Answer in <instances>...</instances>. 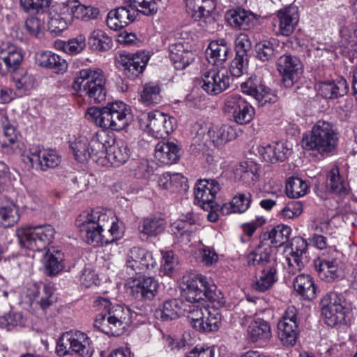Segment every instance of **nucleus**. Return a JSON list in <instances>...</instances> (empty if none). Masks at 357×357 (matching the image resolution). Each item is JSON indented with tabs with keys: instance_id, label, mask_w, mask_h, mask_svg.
Wrapping results in <instances>:
<instances>
[{
	"instance_id": "f257e3e1",
	"label": "nucleus",
	"mask_w": 357,
	"mask_h": 357,
	"mask_svg": "<svg viewBox=\"0 0 357 357\" xmlns=\"http://www.w3.org/2000/svg\"><path fill=\"white\" fill-rule=\"evenodd\" d=\"M183 296L188 303L183 304V314L189 324L196 331L204 329V319L208 313V309L200 302L206 299L211 303L222 304L223 296L217 287L202 275L188 277L185 281Z\"/></svg>"
},
{
	"instance_id": "f03ea898",
	"label": "nucleus",
	"mask_w": 357,
	"mask_h": 357,
	"mask_svg": "<svg viewBox=\"0 0 357 357\" xmlns=\"http://www.w3.org/2000/svg\"><path fill=\"white\" fill-rule=\"evenodd\" d=\"M97 302L105 312L96 316L94 326L109 336L122 335L128 325L137 319V313L127 307L119 305L110 307V301L104 298H100Z\"/></svg>"
},
{
	"instance_id": "7ed1b4c3",
	"label": "nucleus",
	"mask_w": 357,
	"mask_h": 357,
	"mask_svg": "<svg viewBox=\"0 0 357 357\" xmlns=\"http://www.w3.org/2000/svg\"><path fill=\"white\" fill-rule=\"evenodd\" d=\"M86 114L88 119L97 126L119 131L128 126L131 111L126 104L116 101L103 107H90Z\"/></svg>"
},
{
	"instance_id": "20e7f679",
	"label": "nucleus",
	"mask_w": 357,
	"mask_h": 357,
	"mask_svg": "<svg viewBox=\"0 0 357 357\" xmlns=\"http://www.w3.org/2000/svg\"><path fill=\"white\" fill-rule=\"evenodd\" d=\"M76 225L88 244L103 245L113 242L105 233L108 227V215L98 210L84 212L76 219Z\"/></svg>"
},
{
	"instance_id": "39448f33",
	"label": "nucleus",
	"mask_w": 357,
	"mask_h": 357,
	"mask_svg": "<svg viewBox=\"0 0 357 357\" xmlns=\"http://www.w3.org/2000/svg\"><path fill=\"white\" fill-rule=\"evenodd\" d=\"M191 132L195 144L203 146L213 144L217 148L222 146L237 137L236 129L230 126L222 125L218 127L204 121L195 123L192 126Z\"/></svg>"
},
{
	"instance_id": "423d86ee",
	"label": "nucleus",
	"mask_w": 357,
	"mask_h": 357,
	"mask_svg": "<svg viewBox=\"0 0 357 357\" xmlns=\"http://www.w3.org/2000/svg\"><path fill=\"white\" fill-rule=\"evenodd\" d=\"M105 79L100 69L81 70L76 75L73 88L86 96L91 102L100 103L105 100Z\"/></svg>"
},
{
	"instance_id": "0eeeda50",
	"label": "nucleus",
	"mask_w": 357,
	"mask_h": 357,
	"mask_svg": "<svg viewBox=\"0 0 357 357\" xmlns=\"http://www.w3.org/2000/svg\"><path fill=\"white\" fill-rule=\"evenodd\" d=\"M337 139L333 125L320 120L313 126L310 132L303 137L302 146L307 151L328 153L335 149Z\"/></svg>"
},
{
	"instance_id": "6e6552de",
	"label": "nucleus",
	"mask_w": 357,
	"mask_h": 357,
	"mask_svg": "<svg viewBox=\"0 0 357 357\" xmlns=\"http://www.w3.org/2000/svg\"><path fill=\"white\" fill-rule=\"evenodd\" d=\"M54 229L50 225L22 227L16 229L21 247L33 251H42L52 243Z\"/></svg>"
},
{
	"instance_id": "1a4fd4ad",
	"label": "nucleus",
	"mask_w": 357,
	"mask_h": 357,
	"mask_svg": "<svg viewBox=\"0 0 357 357\" xmlns=\"http://www.w3.org/2000/svg\"><path fill=\"white\" fill-rule=\"evenodd\" d=\"M59 356L78 354L82 357H92L94 348L90 337L79 331H70L64 333L56 344Z\"/></svg>"
},
{
	"instance_id": "9d476101",
	"label": "nucleus",
	"mask_w": 357,
	"mask_h": 357,
	"mask_svg": "<svg viewBox=\"0 0 357 357\" xmlns=\"http://www.w3.org/2000/svg\"><path fill=\"white\" fill-rule=\"evenodd\" d=\"M149 56L145 52L130 54L126 52H119L116 56V62L119 68L130 79L137 77L144 70Z\"/></svg>"
},
{
	"instance_id": "9b49d317",
	"label": "nucleus",
	"mask_w": 357,
	"mask_h": 357,
	"mask_svg": "<svg viewBox=\"0 0 357 357\" xmlns=\"http://www.w3.org/2000/svg\"><path fill=\"white\" fill-rule=\"evenodd\" d=\"M144 122L148 132L155 138H165L174 130V118L158 110L151 112L144 116Z\"/></svg>"
},
{
	"instance_id": "f8f14e48",
	"label": "nucleus",
	"mask_w": 357,
	"mask_h": 357,
	"mask_svg": "<svg viewBox=\"0 0 357 357\" xmlns=\"http://www.w3.org/2000/svg\"><path fill=\"white\" fill-rule=\"evenodd\" d=\"M231 78L226 68H213L205 72L199 81L202 89L209 95H218L230 86Z\"/></svg>"
},
{
	"instance_id": "ddd939ff",
	"label": "nucleus",
	"mask_w": 357,
	"mask_h": 357,
	"mask_svg": "<svg viewBox=\"0 0 357 357\" xmlns=\"http://www.w3.org/2000/svg\"><path fill=\"white\" fill-rule=\"evenodd\" d=\"M224 111L230 114L234 121L240 125L250 123L255 116V109L252 105L236 94L226 98Z\"/></svg>"
},
{
	"instance_id": "4468645a",
	"label": "nucleus",
	"mask_w": 357,
	"mask_h": 357,
	"mask_svg": "<svg viewBox=\"0 0 357 357\" xmlns=\"http://www.w3.org/2000/svg\"><path fill=\"white\" fill-rule=\"evenodd\" d=\"M222 185L215 178L199 180L195 189V199L204 210L218 208L215 201L216 195L221 190Z\"/></svg>"
},
{
	"instance_id": "2eb2a0df",
	"label": "nucleus",
	"mask_w": 357,
	"mask_h": 357,
	"mask_svg": "<svg viewBox=\"0 0 357 357\" xmlns=\"http://www.w3.org/2000/svg\"><path fill=\"white\" fill-rule=\"evenodd\" d=\"M278 69L282 76L285 87L290 88L298 82L301 73L302 64L299 59L290 54L281 56L278 60Z\"/></svg>"
},
{
	"instance_id": "dca6fc26",
	"label": "nucleus",
	"mask_w": 357,
	"mask_h": 357,
	"mask_svg": "<svg viewBox=\"0 0 357 357\" xmlns=\"http://www.w3.org/2000/svg\"><path fill=\"white\" fill-rule=\"evenodd\" d=\"M114 142V139L105 131L97 132L88 140L87 147L90 153V159L102 165H105L106 153L109 146Z\"/></svg>"
},
{
	"instance_id": "f3484780",
	"label": "nucleus",
	"mask_w": 357,
	"mask_h": 357,
	"mask_svg": "<svg viewBox=\"0 0 357 357\" xmlns=\"http://www.w3.org/2000/svg\"><path fill=\"white\" fill-rule=\"evenodd\" d=\"M158 282L152 277L139 275L129 282L130 294L137 300H152L156 295Z\"/></svg>"
},
{
	"instance_id": "a211bd4d",
	"label": "nucleus",
	"mask_w": 357,
	"mask_h": 357,
	"mask_svg": "<svg viewBox=\"0 0 357 357\" xmlns=\"http://www.w3.org/2000/svg\"><path fill=\"white\" fill-rule=\"evenodd\" d=\"M22 54L19 48L10 43L0 45V75L15 71L22 61Z\"/></svg>"
},
{
	"instance_id": "6ab92c4d",
	"label": "nucleus",
	"mask_w": 357,
	"mask_h": 357,
	"mask_svg": "<svg viewBox=\"0 0 357 357\" xmlns=\"http://www.w3.org/2000/svg\"><path fill=\"white\" fill-rule=\"evenodd\" d=\"M6 185L0 182V225L5 227H13L20 219L18 206L3 195Z\"/></svg>"
},
{
	"instance_id": "aec40b11",
	"label": "nucleus",
	"mask_w": 357,
	"mask_h": 357,
	"mask_svg": "<svg viewBox=\"0 0 357 357\" xmlns=\"http://www.w3.org/2000/svg\"><path fill=\"white\" fill-rule=\"evenodd\" d=\"M126 5L112 10L107 15V25L113 30L122 29L133 22L137 17V12L132 6Z\"/></svg>"
},
{
	"instance_id": "412c9836",
	"label": "nucleus",
	"mask_w": 357,
	"mask_h": 357,
	"mask_svg": "<svg viewBox=\"0 0 357 357\" xmlns=\"http://www.w3.org/2000/svg\"><path fill=\"white\" fill-rule=\"evenodd\" d=\"M195 218L193 214L188 213L186 215L176 220L170 226L172 234L177 243L186 245L190 242L192 234L196 230Z\"/></svg>"
},
{
	"instance_id": "4be33fe9",
	"label": "nucleus",
	"mask_w": 357,
	"mask_h": 357,
	"mask_svg": "<svg viewBox=\"0 0 357 357\" xmlns=\"http://www.w3.org/2000/svg\"><path fill=\"white\" fill-rule=\"evenodd\" d=\"M275 22H278V33L284 36H290L297 25L299 16L298 8L290 6L277 12Z\"/></svg>"
},
{
	"instance_id": "5701e85b",
	"label": "nucleus",
	"mask_w": 357,
	"mask_h": 357,
	"mask_svg": "<svg viewBox=\"0 0 357 357\" xmlns=\"http://www.w3.org/2000/svg\"><path fill=\"white\" fill-rule=\"evenodd\" d=\"M225 19L231 26L238 29L248 30L257 21V16L250 10L236 8L227 10Z\"/></svg>"
},
{
	"instance_id": "b1692460",
	"label": "nucleus",
	"mask_w": 357,
	"mask_h": 357,
	"mask_svg": "<svg viewBox=\"0 0 357 357\" xmlns=\"http://www.w3.org/2000/svg\"><path fill=\"white\" fill-rule=\"evenodd\" d=\"M241 86L243 93L253 96L261 105L273 101V95L271 89L257 77H250Z\"/></svg>"
},
{
	"instance_id": "393cba45",
	"label": "nucleus",
	"mask_w": 357,
	"mask_h": 357,
	"mask_svg": "<svg viewBox=\"0 0 357 357\" xmlns=\"http://www.w3.org/2000/svg\"><path fill=\"white\" fill-rule=\"evenodd\" d=\"M314 266L319 278L327 282L339 277V263L336 258H330L323 254L314 260Z\"/></svg>"
},
{
	"instance_id": "a878e982",
	"label": "nucleus",
	"mask_w": 357,
	"mask_h": 357,
	"mask_svg": "<svg viewBox=\"0 0 357 357\" xmlns=\"http://www.w3.org/2000/svg\"><path fill=\"white\" fill-rule=\"evenodd\" d=\"M246 331L248 338L252 342H264L272 337L269 323L260 318L252 319L248 324Z\"/></svg>"
},
{
	"instance_id": "bb28decb",
	"label": "nucleus",
	"mask_w": 357,
	"mask_h": 357,
	"mask_svg": "<svg viewBox=\"0 0 357 357\" xmlns=\"http://www.w3.org/2000/svg\"><path fill=\"white\" fill-rule=\"evenodd\" d=\"M291 232V229L289 226L278 225L261 233L259 239L261 243H267L269 241L271 245L279 247L289 241Z\"/></svg>"
},
{
	"instance_id": "cd10ccee",
	"label": "nucleus",
	"mask_w": 357,
	"mask_h": 357,
	"mask_svg": "<svg viewBox=\"0 0 357 357\" xmlns=\"http://www.w3.org/2000/svg\"><path fill=\"white\" fill-rule=\"evenodd\" d=\"M178 145L172 142H160L155 146V158L161 163L172 165L178 161L180 155Z\"/></svg>"
},
{
	"instance_id": "c85d7f7f",
	"label": "nucleus",
	"mask_w": 357,
	"mask_h": 357,
	"mask_svg": "<svg viewBox=\"0 0 357 357\" xmlns=\"http://www.w3.org/2000/svg\"><path fill=\"white\" fill-rule=\"evenodd\" d=\"M187 14L195 21L208 16L215 8V0H184Z\"/></svg>"
},
{
	"instance_id": "c756f323",
	"label": "nucleus",
	"mask_w": 357,
	"mask_h": 357,
	"mask_svg": "<svg viewBox=\"0 0 357 357\" xmlns=\"http://www.w3.org/2000/svg\"><path fill=\"white\" fill-rule=\"evenodd\" d=\"M35 59L38 66L51 69L56 73L65 72L67 68L66 61L50 51L37 52Z\"/></svg>"
},
{
	"instance_id": "7c9ffc66",
	"label": "nucleus",
	"mask_w": 357,
	"mask_h": 357,
	"mask_svg": "<svg viewBox=\"0 0 357 357\" xmlns=\"http://www.w3.org/2000/svg\"><path fill=\"white\" fill-rule=\"evenodd\" d=\"M326 187L333 194L340 197L348 195L350 188L340 174L337 167H333L327 174Z\"/></svg>"
},
{
	"instance_id": "2f4dec72",
	"label": "nucleus",
	"mask_w": 357,
	"mask_h": 357,
	"mask_svg": "<svg viewBox=\"0 0 357 357\" xmlns=\"http://www.w3.org/2000/svg\"><path fill=\"white\" fill-rule=\"evenodd\" d=\"M169 50V58L177 70L185 68L194 60L193 53L186 50L182 43L172 44Z\"/></svg>"
},
{
	"instance_id": "473e14b6",
	"label": "nucleus",
	"mask_w": 357,
	"mask_h": 357,
	"mask_svg": "<svg viewBox=\"0 0 357 357\" xmlns=\"http://www.w3.org/2000/svg\"><path fill=\"white\" fill-rule=\"evenodd\" d=\"M183 304L176 299L167 300L162 307L155 311V316L162 321L176 319L183 314Z\"/></svg>"
},
{
	"instance_id": "72a5a7b5",
	"label": "nucleus",
	"mask_w": 357,
	"mask_h": 357,
	"mask_svg": "<svg viewBox=\"0 0 357 357\" xmlns=\"http://www.w3.org/2000/svg\"><path fill=\"white\" fill-rule=\"evenodd\" d=\"M130 156V151L127 144L123 142L112 144L105 155V162L107 161L111 165L119 167L125 164Z\"/></svg>"
},
{
	"instance_id": "f704fd0d",
	"label": "nucleus",
	"mask_w": 357,
	"mask_h": 357,
	"mask_svg": "<svg viewBox=\"0 0 357 357\" xmlns=\"http://www.w3.org/2000/svg\"><path fill=\"white\" fill-rule=\"evenodd\" d=\"M340 44L346 48L357 45V23L342 19L339 22Z\"/></svg>"
},
{
	"instance_id": "c9c22d12",
	"label": "nucleus",
	"mask_w": 357,
	"mask_h": 357,
	"mask_svg": "<svg viewBox=\"0 0 357 357\" xmlns=\"http://www.w3.org/2000/svg\"><path fill=\"white\" fill-rule=\"evenodd\" d=\"M347 82L342 79L335 82V81H327L319 83L318 92L324 98L333 99L343 96L347 92Z\"/></svg>"
},
{
	"instance_id": "e433bc0d",
	"label": "nucleus",
	"mask_w": 357,
	"mask_h": 357,
	"mask_svg": "<svg viewBox=\"0 0 357 357\" xmlns=\"http://www.w3.org/2000/svg\"><path fill=\"white\" fill-rule=\"evenodd\" d=\"M294 288L305 299L312 300L316 297L317 287L310 275H298L294 279Z\"/></svg>"
},
{
	"instance_id": "4c0bfd02",
	"label": "nucleus",
	"mask_w": 357,
	"mask_h": 357,
	"mask_svg": "<svg viewBox=\"0 0 357 357\" xmlns=\"http://www.w3.org/2000/svg\"><path fill=\"white\" fill-rule=\"evenodd\" d=\"M166 221L165 219L157 217H148L143 219L139 225L140 234L149 237H155L162 233L165 229Z\"/></svg>"
},
{
	"instance_id": "58836bf2",
	"label": "nucleus",
	"mask_w": 357,
	"mask_h": 357,
	"mask_svg": "<svg viewBox=\"0 0 357 357\" xmlns=\"http://www.w3.org/2000/svg\"><path fill=\"white\" fill-rule=\"evenodd\" d=\"M252 202V195L249 192L238 193L229 202V206L224 204L221 208L223 214L229 213H242L245 212Z\"/></svg>"
},
{
	"instance_id": "ea45409f",
	"label": "nucleus",
	"mask_w": 357,
	"mask_h": 357,
	"mask_svg": "<svg viewBox=\"0 0 357 357\" xmlns=\"http://www.w3.org/2000/svg\"><path fill=\"white\" fill-rule=\"evenodd\" d=\"M277 280V270L274 264L264 268L253 284L255 289L264 292L269 289Z\"/></svg>"
},
{
	"instance_id": "a19ab883",
	"label": "nucleus",
	"mask_w": 357,
	"mask_h": 357,
	"mask_svg": "<svg viewBox=\"0 0 357 357\" xmlns=\"http://www.w3.org/2000/svg\"><path fill=\"white\" fill-rule=\"evenodd\" d=\"M298 324L280 321L278 324V336L284 345H294L298 335Z\"/></svg>"
},
{
	"instance_id": "79ce46f5",
	"label": "nucleus",
	"mask_w": 357,
	"mask_h": 357,
	"mask_svg": "<svg viewBox=\"0 0 357 357\" xmlns=\"http://www.w3.org/2000/svg\"><path fill=\"white\" fill-rule=\"evenodd\" d=\"M140 100L147 106L159 104L162 101L161 89L156 82H149L144 85L140 93Z\"/></svg>"
},
{
	"instance_id": "37998d69",
	"label": "nucleus",
	"mask_w": 357,
	"mask_h": 357,
	"mask_svg": "<svg viewBox=\"0 0 357 357\" xmlns=\"http://www.w3.org/2000/svg\"><path fill=\"white\" fill-rule=\"evenodd\" d=\"M210 52L208 54L210 56L209 61L216 64L218 63H222L226 61L229 56L231 54V49L227 45L224 40L213 41L208 46Z\"/></svg>"
},
{
	"instance_id": "c03bdc74",
	"label": "nucleus",
	"mask_w": 357,
	"mask_h": 357,
	"mask_svg": "<svg viewBox=\"0 0 357 357\" xmlns=\"http://www.w3.org/2000/svg\"><path fill=\"white\" fill-rule=\"evenodd\" d=\"M29 291L31 292L29 294V296H32L34 299L38 298L36 302L40 304L43 309H45L50 306L56 300L51 287L43 285L41 292L40 287L36 284H33L29 289Z\"/></svg>"
},
{
	"instance_id": "a18cd8bd",
	"label": "nucleus",
	"mask_w": 357,
	"mask_h": 357,
	"mask_svg": "<svg viewBox=\"0 0 357 357\" xmlns=\"http://www.w3.org/2000/svg\"><path fill=\"white\" fill-rule=\"evenodd\" d=\"M185 182V178L181 174L165 172L159 177L158 185L174 193L182 188Z\"/></svg>"
},
{
	"instance_id": "49530a36",
	"label": "nucleus",
	"mask_w": 357,
	"mask_h": 357,
	"mask_svg": "<svg viewBox=\"0 0 357 357\" xmlns=\"http://www.w3.org/2000/svg\"><path fill=\"white\" fill-rule=\"evenodd\" d=\"M271 247L268 243H260L248 255V261L250 265L264 266L270 263Z\"/></svg>"
},
{
	"instance_id": "de8ad7c7",
	"label": "nucleus",
	"mask_w": 357,
	"mask_h": 357,
	"mask_svg": "<svg viewBox=\"0 0 357 357\" xmlns=\"http://www.w3.org/2000/svg\"><path fill=\"white\" fill-rule=\"evenodd\" d=\"M89 45L93 50L106 52L112 47V39L102 30H95L89 38Z\"/></svg>"
},
{
	"instance_id": "09e8293b",
	"label": "nucleus",
	"mask_w": 357,
	"mask_h": 357,
	"mask_svg": "<svg viewBox=\"0 0 357 357\" xmlns=\"http://www.w3.org/2000/svg\"><path fill=\"white\" fill-rule=\"evenodd\" d=\"M309 184L298 177L289 178L286 183V194L292 199L299 198L307 194Z\"/></svg>"
},
{
	"instance_id": "8fccbe9b",
	"label": "nucleus",
	"mask_w": 357,
	"mask_h": 357,
	"mask_svg": "<svg viewBox=\"0 0 357 357\" xmlns=\"http://www.w3.org/2000/svg\"><path fill=\"white\" fill-rule=\"evenodd\" d=\"M236 174L239 176L247 185L254 184L258 179V167L252 162H241L236 170Z\"/></svg>"
},
{
	"instance_id": "3c124183",
	"label": "nucleus",
	"mask_w": 357,
	"mask_h": 357,
	"mask_svg": "<svg viewBox=\"0 0 357 357\" xmlns=\"http://www.w3.org/2000/svg\"><path fill=\"white\" fill-rule=\"evenodd\" d=\"M275 45L271 40H263L256 44V57L262 61H271L278 56Z\"/></svg>"
},
{
	"instance_id": "603ef678",
	"label": "nucleus",
	"mask_w": 357,
	"mask_h": 357,
	"mask_svg": "<svg viewBox=\"0 0 357 357\" xmlns=\"http://www.w3.org/2000/svg\"><path fill=\"white\" fill-rule=\"evenodd\" d=\"M88 139L82 136L70 143V149L75 160L84 162L90 159V153L87 147Z\"/></svg>"
},
{
	"instance_id": "864d4df0",
	"label": "nucleus",
	"mask_w": 357,
	"mask_h": 357,
	"mask_svg": "<svg viewBox=\"0 0 357 357\" xmlns=\"http://www.w3.org/2000/svg\"><path fill=\"white\" fill-rule=\"evenodd\" d=\"M346 313L347 309L344 306H337L336 308L326 310L322 315L326 324L333 327L345 323Z\"/></svg>"
},
{
	"instance_id": "5fc2aeb1",
	"label": "nucleus",
	"mask_w": 357,
	"mask_h": 357,
	"mask_svg": "<svg viewBox=\"0 0 357 357\" xmlns=\"http://www.w3.org/2000/svg\"><path fill=\"white\" fill-rule=\"evenodd\" d=\"M125 1L136 9L137 15L141 13L144 15L151 16L158 11V5L155 0H125Z\"/></svg>"
},
{
	"instance_id": "6e6d98bb",
	"label": "nucleus",
	"mask_w": 357,
	"mask_h": 357,
	"mask_svg": "<svg viewBox=\"0 0 357 357\" xmlns=\"http://www.w3.org/2000/svg\"><path fill=\"white\" fill-rule=\"evenodd\" d=\"M52 0H20V6L26 13L40 14L50 6Z\"/></svg>"
},
{
	"instance_id": "4d7b16f0",
	"label": "nucleus",
	"mask_w": 357,
	"mask_h": 357,
	"mask_svg": "<svg viewBox=\"0 0 357 357\" xmlns=\"http://www.w3.org/2000/svg\"><path fill=\"white\" fill-rule=\"evenodd\" d=\"M70 22V18L63 16L57 11L52 15L50 13L48 21V28L52 33H59L67 29Z\"/></svg>"
},
{
	"instance_id": "13d9d810",
	"label": "nucleus",
	"mask_w": 357,
	"mask_h": 357,
	"mask_svg": "<svg viewBox=\"0 0 357 357\" xmlns=\"http://www.w3.org/2000/svg\"><path fill=\"white\" fill-rule=\"evenodd\" d=\"M41 160L36 167V169L46 171L49 168H54L61 162V158L55 151H43Z\"/></svg>"
},
{
	"instance_id": "bf43d9fd",
	"label": "nucleus",
	"mask_w": 357,
	"mask_h": 357,
	"mask_svg": "<svg viewBox=\"0 0 357 357\" xmlns=\"http://www.w3.org/2000/svg\"><path fill=\"white\" fill-rule=\"evenodd\" d=\"M58 256L52 254L47 255L45 261V271L47 275L54 276L60 273L64 268L63 259L59 252Z\"/></svg>"
},
{
	"instance_id": "052dcab7",
	"label": "nucleus",
	"mask_w": 357,
	"mask_h": 357,
	"mask_svg": "<svg viewBox=\"0 0 357 357\" xmlns=\"http://www.w3.org/2000/svg\"><path fill=\"white\" fill-rule=\"evenodd\" d=\"M23 324L24 318L22 312L10 311L3 316H0V327L6 328L8 331Z\"/></svg>"
},
{
	"instance_id": "680f3d73",
	"label": "nucleus",
	"mask_w": 357,
	"mask_h": 357,
	"mask_svg": "<svg viewBox=\"0 0 357 357\" xmlns=\"http://www.w3.org/2000/svg\"><path fill=\"white\" fill-rule=\"evenodd\" d=\"M63 51L70 54H75L82 51L86 46V38L83 35H79L76 38L69 40L68 42L61 43Z\"/></svg>"
},
{
	"instance_id": "e2e57ef3",
	"label": "nucleus",
	"mask_w": 357,
	"mask_h": 357,
	"mask_svg": "<svg viewBox=\"0 0 357 357\" xmlns=\"http://www.w3.org/2000/svg\"><path fill=\"white\" fill-rule=\"evenodd\" d=\"M301 243L302 250H293L291 257L287 259L289 266H291L295 271H301L304 266L302 257L303 255L307 252V244L305 241H302Z\"/></svg>"
},
{
	"instance_id": "0e129e2a",
	"label": "nucleus",
	"mask_w": 357,
	"mask_h": 357,
	"mask_svg": "<svg viewBox=\"0 0 357 357\" xmlns=\"http://www.w3.org/2000/svg\"><path fill=\"white\" fill-rule=\"evenodd\" d=\"M321 314L331 308H336L337 306H344L340 295L336 292L327 293L321 301Z\"/></svg>"
},
{
	"instance_id": "69168bd1",
	"label": "nucleus",
	"mask_w": 357,
	"mask_h": 357,
	"mask_svg": "<svg viewBox=\"0 0 357 357\" xmlns=\"http://www.w3.org/2000/svg\"><path fill=\"white\" fill-rule=\"evenodd\" d=\"M248 63V56L236 54L230 65L229 71L231 74L236 77L241 76L246 70Z\"/></svg>"
},
{
	"instance_id": "338daca9",
	"label": "nucleus",
	"mask_w": 357,
	"mask_h": 357,
	"mask_svg": "<svg viewBox=\"0 0 357 357\" xmlns=\"http://www.w3.org/2000/svg\"><path fill=\"white\" fill-rule=\"evenodd\" d=\"M221 319L220 314L215 310L206 314V318L204 319V329L201 332L215 331L218 329L219 323Z\"/></svg>"
},
{
	"instance_id": "774afa93",
	"label": "nucleus",
	"mask_w": 357,
	"mask_h": 357,
	"mask_svg": "<svg viewBox=\"0 0 357 357\" xmlns=\"http://www.w3.org/2000/svg\"><path fill=\"white\" fill-rule=\"evenodd\" d=\"M143 255L144 249L137 247L132 248L129 250L127 256V268H130L131 271L135 273V271L137 268L138 264L141 261Z\"/></svg>"
}]
</instances>
